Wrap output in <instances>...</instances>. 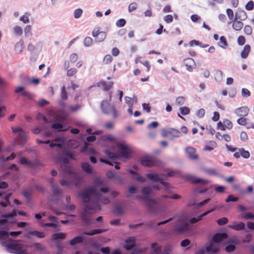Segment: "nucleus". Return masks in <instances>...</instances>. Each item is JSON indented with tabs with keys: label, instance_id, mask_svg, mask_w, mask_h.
<instances>
[{
	"label": "nucleus",
	"instance_id": "nucleus-1",
	"mask_svg": "<svg viewBox=\"0 0 254 254\" xmlns=\"http://www.w3.org/2000/svg\"><path fill=\"white\" fill-rule=\"evenodd\" d=\"M110 191V187L101 179H96L93 185L86 189L80 194L84 203V212L80 214L82 219L87 224L90 223V219L87 213H92L101 209L100 202L107 204L109 199L106 196Z\"/></svg>",
	"mask_w": 254,
	"mask_h": 254
},
{
	"label": "nucleus",
	"instance_id": "nucleus-2",
	"mask_svg": "<svg viewBox=\"0 0 254 254\" xmlns=\"http://www.w3.org/2000/svg\"><path fill=\"white\" fill-rule=\"evenodd\" d=\"M68 162V159L64 158V162L61 165V168L64 173L69 174L70 176L67 180H61L60 183L62 186L70 188L73 186H77L79 184L81 181V177L78 173L73 172Z\"/></svg>",
	"mask_w": 254,
	"mask_h": 254
},
{
	"label": "nucleus",
	"instance_id": "nucleus-3",
	"mask_svg": "<svg viewBox=\"0 0 254 254\" xmlns=\"http://www.w3.org/2000/svg\"><path fill=\"white\" fill-rule=\"evenodd\" d=\"M116 146H113L112 149L115 150L116 147L119 150V154L111 152L108 149H106L105 153L111 159H117L118 156L125 158H128L131 155V150L130 147L125 142H115Z\"/></svg>",
	"mask_w": 254,
	"mask_h": 254
},
{
	"label": "nucleus",
	"instance_id": "nucleus-4",
	"mask_svg": "<svg viewBox=\"0 0 254 254\" xmlns=\"http://www.w3.org/2000/svg\"><path fill=\"white\" fill-rule=\"evenodd\" d=\"M197 218L193 217L190 219L185 216H180L176 220V224L174 226V231L177 233L184 232L189 229V222L194 224L200 220Z\"/></svg>",
	"mask_w": 254,
	"mask_h": 254
},
{
	"label": "nucleus",
	"instance_id": "nucleus-5",
	"mask_svg": "<svg viewBox=\"0 0 254 254\" xmlns=\"http://www.w3.org/2000/svg\"><path fill=\"white\" fill-rule=\"evenodd\" d=\"M227 236L226 233H217L214 235L209 245L206 247L207 252L213 253L217 252L219 250V243L222 240L226 239Z\"/></svg>",
	"mask_w": 254,
	"mask_h": 254
},
{
	"label": "nucleus",
	"instance_id": "nucleus-6",
	"mask_svg": "<svg viewBox=\"0 0 254 254\" xmlns=\"http://www.w3.org/2000/svg\"><path fill=\"white\" fill-rule=\"evenodd\" d=\"M109 100H103L101 104V108L102 112L107 115H112L114 118H117L119 115L118 111L115 109L114 106L109 104V102L111 101V93H109Z\"/></svg>",
	"mask_w": 254,
	"mask_h": 254
},
{
	"label": "nucleus",
	"instance_id": "nucleus-7",
	"mask_svg": "<svg viewBox=\"0 0 254 254\" xmlns=\"http://www.w3.org/2000/svg\"><path fill=\"white\" fill-rule=\"evenodd\" d=\"M163 176V174H162L157 173H148L146 174V177L150 180L155 182H160L164 187L165 191L168 192L169 191L168 184L167 182H164Z\"/></svg>",
	"mask_w": 254,
	"mask_h": 254
},
{
	"label": "nucleus",
	"instance_id": "nucleus-8",
	"mask_svg": "<svg viewBox=\"0 0 254 254\" xmlns=\"http://www.w3.org/2000/svg\"><path fill=\"white\" fill-rule=\"evenodd\" d=\"M140 162L144 167H152L157 165L158 160L154 156L146 155L141 158Z\"/></svg>",
	"mask_w": 254,
	"mask_h": 254
},
{
	"label": "nucleus",
	"instance_id": "nucleus-9",
	"mask_svg": "<svg viewBox=\"0 0 254 254\" xmlns=\"http://www.w3.org/2000/svg\"><path fill=\"white\" fill-rule=\"evenodd\" d=\"M8 249L12 250L11 253L16 254H25V251L22 249V246L20 244H12L7 246Z\"/></svg>",
	"mask_w": 254,
	"mask_h": 254
},
{
	"label": "nucleus",
	"instance_id": "nucleus-10",
	"mask_svg": "<svg viewBox=\"0 0 254 254\" xmlns=\"http://www.w3.org/2000/svg\"><path fill=\"white\" fill-rule=\"evenodd\" d=\"M141 192L144 195L143 200L149 205V201L151 200L149 196L152 192V188L148 187H143L141 190Z\"/></svg>",
	"mask_w": 254,
	"mask_h": 254
},
{
	"label": "nucleus",
	"instance_id": "nucleus-11",
	"mask_svg": "<svg viewBox=\"0 0 254 254\" xmlns=\"http://www.w3.org/2000/svg\"><path fill=\"white\" fill-rule=\"evenodd\" d=\"M12 130L13 132L18 133L17 136V139H21L22 141V143H24L26 140V135L25 133L23 131L20 127H12Z\"/></svg>",
	"mask_w": 254,
	"mask_h": 254
},
{
	"label": "nucleus",
	"instance_id": "nucleus-12",
	"mask_svg": "<svg viewBox=\"0 0 254 254\" xmlns=\"http://www.w3.org/2000/svg\"><path fill=\"white\" fill-rule=\"evenodd\" d=\"M249 112V108L246 106H243L237 108L235 111V114L238 117H242L248 115Z\"/></svg>",
	"mask_w": 254,
	"mask_h": 254
},
{
	"label": "nucleus",
	"instance_id": "nucleus-13",
	"mask_svg": "<svg viewBox=\"0 0 254 254\" xmlns=\"http://www.w3.org/2000/svg\"><path fill=\"white\" fill-rule=\"evenodd\" d=\"M184 64L189 71H192L195 65L194 61L191 58H187L184 60Z\"/></svg>",
	"mask_w": 254,
	"mask_h": 254
},
{
	"label": "nucleus",
	"instance_id": "nucleus-14",
	"mask_svg": "<svg viewBox=\"0 0 254 254\" xmlns=\"http://www.w3.org/2000/svg\"><path fill=\"white\" fill-rule=\"evenodd\" d=\"M128 172L132 175L131 178L135 181H137L140 183H144L146 181V179L145 177L140 176L137 172L132 170H129Z\"/></svg>",
	"mask_w": 254,
	"mask_h": 254
},
{
	"label": "nucleus",
	"instance_id": "nucleus-15",
	"mask_svg": "<svg viewBox=\"0 0 254 254\" xmlns=\"http://www.w3.org/2000/svg\"><path fill=\"white\" fill-rule=\"evenodd\" d=\"M247 18L246 12L242 9H238L235 13V20H245Z\"/></svg>",
	"mask_w": 254,
	"mask_h": 254
},
{
	"label": "nucleus",
	"instance_id": "nucleus-16",
	"mask_svg": "<svg viewBox=\"0 0 254 254\" xmlns=\"http://www.w3.org/2000/svg\"><path fill=\"white\" fill-rule=\"evenodd\" d=\"M186 151L190 159H196L198 158L197 155L195 154V149L191 147H188L186 148Z\"/></svg>",
	"mask_w": 254,
	"mask_h": 254
},
{
	"label": "nucleus",
	"instance_id": "nucleus-17",
	"mask_svg": "<svg viewBox=\"0 0 254 254\" xmlns=\"http://www.w3.org/2000/svg\"><path fill=\"white\" fill-rule=\"evenodd\" d=\"M186 179L193 183H201L205 184L207 183V181L202 179L197 178L193 175H187Z\"/></svg>",
	"mask_w": 254,
	"mask_h": 254
},
{
	"label": "nucleus",
	"instance_id": "nucleus-18",
	"mask_svg": "<svg viewBox=\"0 0 254 254\" xmlns=\"http://www.w3.org/2000/svg\"><path fill=\"white\" fill-rule=\"evenodd\" d=\"M61 122H58L54 123L52 125V127L54 129H57L59 131H65L68 130L69 127L65 126H64Z\"/></svg>",
	"mask_w": 254,
	"mask_h": 254
},
{
	"label": "nucleus",
	"instance_id": "nucleus-19",
	"mask_svg": "<svg viewBox=\"0 0 254 254\" xmlns=\"http://www.w3.org/2000/svg\"><path fill=\"white\" fill-rule=\"evenodd\" d=\"M135 238L134 237H129L126 241V244L125 245V248L129 250L133 248L135 244Z\"/></svg>",
	"mask_w": 254,
	"mask_h": 254
},
{
	"label": "nucleus",
	"instance_id": "nucleus-20",
	"mask_svg": "<svg viewBox=\"0 0 254 254\" xmlns=\"http://www.w3.org/2000/svg\"><path fill=\"white\" fill-rule=\"evenodd\" d=\"M113 82L112 81H101L98 84L99 87H102L105 90H109L113 86Z\"/></svg>",
	"mask_w": 254,
	"mask_h": 254
},
{
	"label": "nucleus",
	"instance_id": "nucleus-21",
	"mask_svg": "<svg viewBox=\"0 0 254 254\" xmlns=\"http://www.w3.org/2000/svg\"><path fill=\"white\" fill-rule=\"evenodd\" d=\"M24 41L23 40H20L19 42L16 43L14 47V51L17 54H20L22 53L24 49Z\"/></svg>",
	"mask_w": 254,
	"mask_h": 254
},
{
	"label": "nucleus",
	"instance_id": "nucleus-22",
	"mask_svg": "<svg viewBox=\"0 0 254 254\" xmlns=\"http://www.w3.org/2000/svg\"><path fill=\"white\" fill-rule=\"evenodd\" d=\"M48 114L50 116L54 117V120L52 121V122H64V118L63 116L56 115L55 112L53 111H52V110L49 111Z\"/></svg>",
	"mask_w": 254,
	"mask_h": 254
},
{
	"label": "nucleus",
	"instance_id": "nucleus-23",
	"mask_svg": "<svg viewBox=\"0 0 254 254\" xmlns=\"http://www.w3.org/2000/svg\"><path fill=\"white\" fill-rule=\"evenodd\" d=\"M229 227L236 231H240L245 229V224L243 222H240L234 225H229Z\"/></svg>",
	"mask_w": 254,
	"mask_h": 254
},
{
	"label": "nucleus",
	"instance_id": "nucleus-24",
	"mask_svg": "<svg viewBox=\"0 0 254 254\" xmlns=\"http://www.w3.org/2000/svg\"><path fill=\"white\" fill-rule=\"evenodd\" d=\"M243 26V23L240 20H235V18L233 21L232 27L236 31H240L242 29Z\"/></svg>",
	"mask_w": 254,
	"mask_h": 254
},
{
	"label": "nucleus",
	"instance_id": "nucleus-25",
	"mask_svg": "<svg viewBox=\"0 0 254 254\" xmlns=\"http://www.w3.org/2000/svg\"><path fill=\"white\" fill-rule=\"evenodd\" d=\"M251 50V47L249 45H246L243 51L241 53V57L243 59H246L248 57Z\"/></svg>",
	"mask_w": 254,
	"mask_h": 254
},
{
	"label": "nucleus",
	"instance_id": "nucleus-26",
	"mask_svg": "<svg viewBox=\"0 0 254 254\" xmlns=\"http://www.w3.org/2000/svg\"><path fill=\"white\" fill-rule=\"evenodd\" d=\"M28 235L35 236L39 238H43L45 237L44 233L39 232L36 230L29 231L27 232Z\"/></svg>",
	"mask_w": 254,
	"mask_h": 254
},
{
	"label": "nucleus",
	"instance_id": "nucleus-27",
	"mask_svg": "<svg viewBox=\"0 0 254 254\" xmlns=\"http://www.w3.org/2000/svg\"><path fill=\"white\" fill-rule=\"evenodd\" d=\"M66 234L64 233H58L52 235V239L53 241L58 239H64L66 238Z\"/></svg>",
	"mask_w": 254,
	"mask_h": 254
},
{
	"label": "nucleus",
	"instance_id": "nucleus-28",
	"mask_svg": "<svg viewBox=\"0 0 254 254\" xmlns=\"http://www.w3.org/2000/svg\"><path fill=\"white\" fill-rule=\"evenodd\" d=\"M101 140H108L109 141H115L114 142V145H113L112 146H116V144H115V142H117L116 141V137L112 135V134H108V135H104V136H102L101 137ZM113 146H112V147Z\"/></svg>",
	"mask_w": 254,
	"mask_h": 254
},
{
	"label": "nucleus",
	"instance_id": "nucleus-29",
	"mask_svg": "<svg viewBox=\"0 0 254 254\" xmlns=\"http://www.w3.org/2000/svg\"><path fill=\"white\" fill-rule=\"evenodd\" d=\"M50 146L51 148L56 147L59 149H61L62 148L61 141L59 139V138H57L54 141H53L52 142H51L50 143Z\"/></svg>",
	"mask_w": 254,
	"mask_h": 254
},
{
	"label": "nucleus",
	"instance_id": "nucleus-30",
	"mask_svg": "<svg viewBox=\"0 0 254 254\" xmlns=\"http://www.w3.org/2000/svg\"><path fill=\"white\" fill-rule=\"evenodd\" d=\"M83 237L82 236H77L70 241L69 244L71 246H74L76 244L82 242L83 241Z\"/></svg>",
	"mask_w": 254,
	"mask_h": 254
},
{
	"label": "nucleus",
	"instance_id": "nucleus-31",
	"mask_svg": "<svg viewBox=\"0 0 254 254\" xmlns=\"http://www.w3.org/2000/svg\"><path fill=\"white\" fill-rule=\"evenodd\" d=\"M227 45L226 38L224 36H221L219 38V42L218 43V46L225 49L227 48Z\"/></svg>",
	"mask_w": 254,
	"mask_h": 254
},
{
	"label": "nucleus",
	"instance_id": "nucleus-32",
	"mask_svg": "<svg viewBox=\"0 0 254 254\" xmlns=\"http://www.w3.org/2000/svg\"><path fill=\"white\" fill-rule=\"evenodd\" d=\"M214 78L216 82H221L223 80L222 71L220 70H217L215 73Z\"/></svg>",
	"mask_w": 254,
	"mask_h": 254
},
{
	"label": "nucleus",
	"instance_id": "nucleus-33",
	"mask_svg": "<svg viewBox=\"0 0 254 254\" xmlns=\"http://www.w3.org/2000/svg\"><path fill=\"white\" fill-rule=\"evenodd\" d=\"M81 168L84 172L88 174H90L92 172V168L88 163H82L81 164Z\"/></svg>",
	"mask_w": 254,
	"mask_h": 254
},
{
	"label": "nucleus",
	"instance_id": "nucleus-34",
	"mask_svg": "<svg viewBox=\"0 0 254 254\" xmlns=\"http://www.w3.org/2000/svg\"><path fill=\"white\" fill-rule=\"evenodd\" d=\"M13 30L14 34L17 36H21L23 33V29L18 25L14 26Z\"/></svg>",
	"mask_w": 254,
	"mask_h": 254
},
{
	"label": "nucleus",
	"instance_id": "nucleus-35",
	"mask_svg": "<svg viewBox=\"0 0 254 254\" xmlns=\"http://www.w3.org/2000/svg\"><path fill=\"white\" fill-rule=\"evenodd\" d=\"M168 134L172 135L174 137H179L181 135V133L179 130L174 128H171L168 131Z\"/></svg>",
	"mask_w": 254,
	"mask_h": 254
},
{
	"label": "nucleus",
	"instance_id": "nucleus-36",
	"mask_svg": "<svg viewBox=\"0 0 254 254\" xmlns=\"http://www.w3.org/2000/svg\"><path fill=\"white\" fill-rule=\"evenodd\" d=\"M238 150L240 151L241 156L245 158L248 159L250 156V154L248 151L245 150L243 148H240L238 149Z\"/></svg>",
	"mask_w": 254,
	"mask_h": 254
},
{
	"label": "nucleus",
	"instance_id": "nucleus-37",
	"mask_svg": "<svg viewBox=\"0 0 254 254\" xmlns=\"http://www.w3.org/2000/svg\"><path fill=\"white\" fill-rule=\"evenodd\" d=\"M93 43V39L89 37L85 38L83 41V45L86 47H89L92 45Z\"/></svg>",
	"mask_w": 254,
	"mask_h": 254
},
{
	"label": "nucleus",
	"instance_id": "nucleus-38",
	"mask_svg": "<svg viewBox=\"0 0 254 254\" xmlns=\"http://www.w3.org/2000/svg\"><path fill=\"white\" fill-rule=\"evenodd\" d=\"M106 37V34L105 32L101 31L100 34L95 39L96 42H101L104 40Z\"/></svg>",
	"mask_w": 254,
	"mask_h": 254
},
{
	"label": "nucleus",
	"instance_id": "nucleus-39",
	"mask_svg": "<svg viewBox=\"0 0 254 254\" xmlns=\"http://www.w3.org/2000/svg\"><path fill=\"white\" fill-rule=\"evenodd\" d=\"M20 163L21 165H25L28 167H31L32 166V163L26 159L25 157H21L20 159Z\"/></svg>",
	"mask_w": 254,
	"mask_h": 254
},
{
	"label": "nucleus",
	"instance_id": "nucleus-40",
	"mask_svg": "<svg viewBox=\"0 0 254 254\" xmlns=\"http://www.w3.org/2000/svg\"><path fill=\"white\" fill-rule=\"evenodd\" d=\"M185 102V98L183 96H179L176 99L175 103L177 106H180L183 105Z\"/></svg>",
	"mask_w": 254,
	"mask_h": 254
},
{
	"label": "nucleus",
	"instance_id": "nucleus-41",
	"mask_svg": "<svg viewBox=\"0 0 254 254\" xmlns=\"http://www.w3.org/2000/svg\"><path fill=\"white\" fill-rule=\"evenodd\" d=\"M138 4L135 2H133L130 3L128 6V11L129 12H131L134 10H136L137 8Z\"/></svg>",
	"mask_w": 254,
	"mask_h": 254
},
{
	"label": "nucleus",
	"instance_id": "nucleus-42",
	"mask_svg": "<svg viewBox=\"0 0 254 254\" xmlns=\"http://www.w3.org/2000/svg\"><path fill=\"white\" fill-rule=\"evenodd\" d=\"M24 32L25 37H28L31 34V26L27 25L24 28Z\"/></svg>",
	"mask_w": 254,
	"mask_h": 254
},
{
	"label": "nucleus",
	"instance_id": "nucleus-43",
	"mask_svg": "<svg viewBox=\"0 0 254 254\" xmlns=\"http://www.w3.org/2000/svg\"><path fill=\"white\" fill-rule=\"evenodd\" d=\"M11 195V193H8L7 195H6V196H5L4 197L5 200V201H1L0 202V205L1 206H2V207H6L7 206L8 204H9V201L8 200V199L10 197Z\"/></svg>",
	"mask_w": 254,
	"mask_h": 254
},
{
	"label": "nucleus",
	"instance_id": "nucleus-44",
	"mask_svg": "<svg viewBox=\"0 0 254 254\" xmlns=\"http://www.w3.org/2000/svg\"><path fill=\"white\" fill-rule=\"evenodd\" d=\"M104 231V230H102V229H95V230H91L89 232H85V233H84V234L87 235L92 236V235H94L95 234L101 233Z\"/></svg>",
	"mask_w": 254,
	"mask_h": 254
},
{
	"label": "nucleus",
	"instance_id": "nucleus-45",
	"mask_svg": "<svg viewBox=\"0 0 254 254\" xmlns=\"http://www.w3.org/2000/svg\"><path fill=\"white\" fill-rule=\"evenodd\" d=\"M83 13V10L81 8H77L74 11V17L76 19L80 18Z\"/></svg>",
	"mask_w": 254,
	"mask_h": 254
},
{
	"label": "nucleus",
	"instance_id": "nucleus-46",
	"mask_svg": "<svg viewBox=\"0 0 254 254\" xmlns=\"http://www.w3.org/2000/svg\"><path fill=\"white\" fill-rule=\"evenodd\" d=\"M181 114L184 116L188 115L190 113V110L189 108L187 107H181L179 109Z\"/></svg>",
	"mask_w": 254,
	"mask_h": 254
},
{
	"label": "nucleus",
	"instance_id": "nucleus-47",
	"mask_svg": "<svg viewBox=\"0 0 254 254\" xmlns=\"http://www.w3.org/2000/svg\"><path fill=\"white\" fill-rule=\"evenodd\" d=\"M223 124L224 125L225 128H227L228 129L230 130L233 127V124L232 122L228 119H225L223 121Z\"/></svg>",
	"mask_w": 254,
	"mask_h": 254
},
{
	"label": "nucleus",
	"instance_id": "nucleus-48",
	"mask_svg": "<svg viewBox=\"0 0 254 254\" xmlns=\"http://www.w3.org/2000/svg\"><path fill=\"white\" fill-rule=\"evenodd\" d=\"M53 192L54 195L59 197L62 195L61 190L56 186H54L52 187Z\"/></svg>",
	"mask_w": 254,
	"mask_h": 254
},
{
	"label": "nucleus",
	"instance_id": "nucleus-49",
	"mask_svg": "<svg viewBox=\"0 0 254 254\" xmlns=\"http://www.w3.org/2000/svg\"><path fill=\"white\" fill-rule=\"evenodd\" d=\"M125 100L128 107H132L133 105V99H132V98L126 96L125 97Z\"/></svg>",
	"mask_w": 254,
	"mask_h": 254
},
{
	"label": "nucleus",
	"instance_id": "nucleus-50",
	"mask_svg": "<svg viewBox=\"0 0 254 254\" xmlns=\"http://www.w3.org/2000/svg\"><path fill=\"white\" fill-rule=\"evenodd\" d=\"M61 97V98L64 100L67 99V92L65 90L64 86H63L62 88Z\"/></svg>",
	"mask_w": 254,
	"mask_h": 254
},
{
	"label": "nucleus",
	"instance_id": "nucleus-51",
	"mask_svg": "<svg viewBox=\"0 0 254 254\" xmlns=\"http://www.w3.org/2000/svg\"><path fill=\"white\" fill-rule=\"evenodd\" d=\"M242 217L245 219H250L254 218V214L251 212H246L242 214Z\"/></svg>",
	"mask_w": 254,
	"mask_h": 254
},
{
	"label": "nucleus",
	"instance_id": "nucleus-52",
	"mask_svg": "<svg viewBox=\"0 0 254 254\" xmlns=\"http://www.w3.org/2000/svg\"><path fill=\"white\" fill-rule=\"evenodd\" d=\"M217 222L219 225H223L228 222V219L226 217H222L217 220Z\"/></svg>",
	"mask_w": 254,
	"mask_h": 254
},
{
	"label": "nucleus",
	"instance_id": "nucleus-53",
	"mask_svg": "<svg viewBox=\"0 0 254 254\" xmlns=\"http://www.w3.org/2000/svg\"><path fill=\"white\" fill-rule=\"evenodd\" d=\"M77 72V70L75 68H71L67 70L66 75L70 77L76 74Z\"/></svg>",
	"mask_w": 254,
	"mask_h": 254
},
{
	"label": "nucleus",
	"instance_id": "nucleus-54",
	"mask_svg": "<svg viewBox=\"0 0 254 254\" xmlns=\"http://www.w3.org/2000/svg\"><path fill=\"white\" fill-rule=\"evenodd\" d=\"M126 23V21L124 18H121L116 22V26L118 27H122L125 26Z\"/></svg>",
	"mask_w": 254,
	"mask_h": 254
},
{
	"label": "nucleus",
	"instance_id": "nucleus-55",
	"mask_svg": "<svg viewBox=\"0 0 254 254\" xmlns=\"http://www.w3.org/2000/svg\"><path fill=\"white\" fill-rule=\"evenodd\" d=\"M241 93L243 97H248L251 95V92L248 89L246 88H242Z\"/></svg>",
	"mask_w": 254,
	"mask_h": 254
},
{
	"label": "nucleus",
	"instance_id": "nucleus-56",
	"mask_svg": "<svg viewBox=\"0 0 254 254\" xmlns=\"http://www.w3.org/2000/svg\"><path fill=\"white\" fill-rule=\"evenodd\" d=\"M254 7V3L252 0L249 1L246 5L245 8L247 10H252Z\"/></svg>",
	"mask_w": 254,
	"mask_h": 254
},
{
	"label": "nucleus",
	"instance_id": "nucleus-57",
	"mask_svg": "<svg viewBox=\"0 0 254 254\" xmlns=\"http://www.w3.org/2000/svg\"><path fill=\"white\" fill-rule=\"evenodd\" d=\"M78 59V55L76 53H73L69 56V61L71 63H74Z\"/></svg>",
	"mask_w": 254,
	"mask_h": 254
},
{
	"label": "nucleus",
	"instance_id": "nucleus-58",
	"mask_svg": "<svg viewBox=\"0 0 254 254\" xmlns=\"http://www.w3.org/2000/svg\"><path fill=\"white\" fill-rule=\"evenodd\" d=\"M240 139L241 140L245 142L248 140V136L246 132L242 131L240 133Z\"/></svg>",
	"mask_w": 254,
	"mask_h": 254
},
{
	"label": "nucleus",
	"instance_id": "nucleus-59",
	"mask_svg": "<svg viewBox=\"0 0 254 254\" xmlns=\"http://www.w3.org/2000/svg\"><path fill=\"white\" fill-rule=\"evenodd\" d=\"M68 145L72 148H76L78 146V142L75 140H70L68 143Z\"/></svg>",
	"mask_w": 254,
	"mask_h": 254
},
{
	"label": "nucleus",
	"instance_id": "nucleus-60",
	"mask_svg": "<svg viewBox=\"0 0 254 254\" xmlns=\"http://www.w3.org/2000/svg\"><path fill=\"white\" fill-rule=\"evenodd\" d=\"M26 14L27 13H25V14L22 15L19 18V20L23 22L25 24L29 22V17L26 15Z\"/></svg>",
	"mask_w": 254,
	"mask_h": 254
},
{
	"label": "nucleus",
	"instance_id": "nucleus-61",
	"mask_svg": "<svg viewBox=\"0 0 254 254\" xmlns=\"http://www.w3.org/2000/svg\"><path fill=\"white\" fill-rule=\"evenodd\" d=\"M113 58L110 55H106L103 59V62L106 64H108L112 61Z\"/></svg>",
	"mask_w": 254,
	"mask_h": 254
},
{
	"label": "nucleus",
	"instance_id": "nucleus-62",
	"mask_svg": "<svg viewBox=\"0 0 254 254\" xmlns=\"http://www.w3.org/2000/svg\"><path fill=\"white\" fill-rule=\"evenodd\" d=\"M15 156H16V155H15V153H12L9 156H8L7 157H3V156L1 157V160L3 161H8V160H13L15 158Z\"/></svg>",
	"mask_w": 254,
	"mask_h": 254
},
{
	"label": "nucleus",
	"instance_id": "nucleus-63",
	"mask_svg": "<svg viewBox=\"0 0 254 254\" xmlns=\"http://www.w3.org/2000/svg\"><path fill=\"white\" fill-rule=\"evenodd\" d=\"M244 32L248 35H250L252 33V29L250 25H246L244 29Z\"/></svg>",
	"mask_w": 254,
	"mask_h": 254
},
{
	"label": "nucleus",
	"instance_id": "nucleus-64",
	"mask_svg": "<svg viewBox=\"0 0 254 254\" xmlns=\"http://www.w3.org/2000/svg\"><path fill=\"white\" fill-rule=\"evenodd\" d=\"M164 20L168 23L172 22L173 20V17L172 15H167L164 17Z\"/></svg>",
	"mask_w": 254,
	"mask_h": 254
}]
</instances>
